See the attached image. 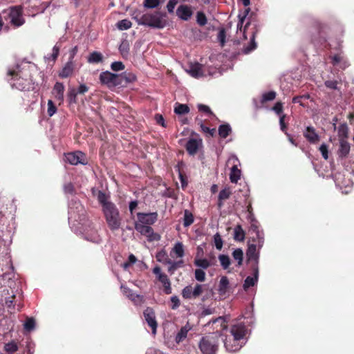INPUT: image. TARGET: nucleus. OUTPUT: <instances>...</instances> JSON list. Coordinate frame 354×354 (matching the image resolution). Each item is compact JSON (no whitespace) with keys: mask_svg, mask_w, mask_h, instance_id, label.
Wrapping results in <instances>:
<instances>
[{"mask_svg":"<svg viewBox=\"0 0 354 354\" xmlns=\"http://www.w3.org/2000/svg\"><path fill=\"white\" fill-rule=\"evenodd\" d=\"M233 258L237 261L238 266H240L243 263V252L241 248H237L232 252Z\"/></svg>","mask_w":354,"mask_h":354,"instance_id":"nucleus-42","label":"nucleus"},{"mask_svg":"<svg viewBox=\"0 0 354 354\" xmlns=\"http://www.w3.org/2000/svg\"><path fill=\"white\" fill-rule=\"evenodd\" d=\"M57 107L51 100L48 101V115L51 117L57 112Z\"/></svg>","mask_w":354,"mask_h":354,"instance_id":"nucleus-52","label":"nucleus"},{"mask_svg":"<svg viewBox=\"0 0 354 354\" xmlns=\"http://www.w3.org/2000/svg\"><path fill=\"white\" fill-rule=\"evenodd\" d=\"M135 229L142 235L147 236L149 241H159L160 239V236L155 233L153 229L150 225L136 223L135 224Z\"/></svg>","mask_w":354,"mask_h":354,"instance_id":"nucleus-8","label":"nucleus"},{"mask_svg":"<svg viewBox=\"0 0 354 354\" xmlns=\"http://www.w3.org/2000/svg\"><path fill=\"white\" fill-rule=\"evenodd\" d=\"M97 198L99 202V203L102 205V209H104V207L106 204L109 203H113L111 201H108V196L107 195L102 191L99 190L97 193Z\"/></svg>","mask_w":354,"mask_h":354,"instance_id":"nucleus-35","label":"nucleus"},{"mask_svg":"<svg viewBox=\"0 0 354 354\" xmlns=\"http://www.w3.org/2000/svg\"><path fill=\"white\" fill-rule=\"evenodd\" d=\"M193 15L191 6L188 5H180L176 10V15L183 21H188Z\"/></svg>","mask_w":354,"mask_h":354,"instance_id":"nucleus-19","label":"nucleus"},{"mask_svg":"<svg viewBox=\"0 0 354 354\" xmlns=\"http://www.w3.org/2000/svg\"><path fill=\"white\" fill-rule=\"evenodd\" d=\"M223 342L226 350L229 352H236L245 344L239 338L231 335H227Z\"/></svg>","mask_w":354,"mask_h":354,"instance_id":"nucleus-9","label":"nucleus"},{"mask_svg":"<svg viewBox=\"0 0 354 354\" xmlns=\"http://www.w3.org/2000/svg\"><path fill=\"white\" fill-rule=\"evenodd\" d=\"M189 112V107L185 104L176 103L174 108V113L178 115H183Z\"/></svg>","mask_w":354,"mask_h":354,"instance_id":"nucleus-39","label":"nucleus"},{"mask_svg":"<svg viewBox=\"0 0 354 354\" xmlns=\"http://www.w3.org/2000/svg\"><path fill=\"white\" fill-rule=\"evenodd\" d=\"M99 80L101 84L106 86L109 88L117 87L121 84L118 82V74L108 71L102 72L100 74Z\"/></svg>","mask_w":354,"mask_h":354,"instance_id":"nucleus-7","label":"nucleus"},{"mask_svg":"<svg viewBox=\"0 0 354 354\" xmlns=\"http://www.w3.org/2000/svg\"><path fill=\"white\" fill-rule=\"evenodd\" d=\"M195 278L198 281H204L205 280V272L201 269H196L195 270Z\"/></svg>","mask_w":354,"mask_h":354,"instance_id":"nucleus-56","label":"nucleus"},{"mask_svg":"<svg viewBox=\"0 0 354 354\" xmlns=\"http://www.w3.org/2000/svg\"><path fill=\"white\" fill-rule=\"evenodd\" d=\"M143 5L147 8H155L160 5L159 0H145Z\"/></svg>","mask_w":354,"mask_h":354,"instance_id":"nucleus-50","label":"nucleus"},{"mask_svg":"<svg viewBox=\"0 0 354 354\" xmlns=\"http://www.w3.org/2000/svg\"><path fill=\"white\" fill-rule=\"evenodd\" d=\"M196 22L200 26H204L207 24V19L203 12L198 11L196 13Z\"/></svg>","mask_w":354,"mask_h":354,"instance_id":"nucleus-45","label":"nucleus"},{"mask_svg":"<svg viewBox=\"0 0 354 354\" xmlns=\"http://www.w3.org/2000/svg\"><path fill=\"white\" fill-rule=\"evenodd\" d=\"M241 170L238 169L237 165H234L231 168L230 174V180L232 183H236L241 178Z\"/></svg>","mask_w":354,"mask_h":354,"instance_id":"nucleus-32","label":"nucleus"},{"mask_svg":"<svg viewBox=\"0 0 354 354\" xmlns=\"http://www.w3.org/2000/svg\"><path fill=\"white\" fill-rule=\"evenodd\" d=\"M324 84L327 88H330V89L336 90L338 88H337L338 82L337 80H326L324 82Z\"/></svg>","mask_w":354,"mask_h":354,"instance_id":"nucleus-61","label":"nucleus"},{"mask_svg":"<svg viewBox=\"0 0 354 354\" xmlns=\"http://www.w3.org/2000/svg\"><path fill=\"white\" fill-rule=\"evenodd\" d=\"M339 144V156L342 158H344L349 153L350 145L346 140L344 139H340Z\"/></svg>","mask_w":354,"mask_h":354,"instance_id":"nucleus-27","label":"nucleus"},{"mask_svg":"<svg viewBox=\"0 0 354 354\" xmlns=\"http://www.w3.org/2000/svg\"><path fill=\"white\" fill-rule=\"evenodd\" d=\"M103 60V56L101 53L94 51L91 53L88 58L89 63L97 64L102 62Z\"/></svg>","mask_w":354,"mask_h":354,"instance_id":"nucleus-36","label":"nucleus"},{"mask_svg":"<svg viewBox=\"0 0 354 354\" xmlns=\"http://www.w3.org/2000/svg\"><path fill=\"white\" fill-rule=\"evenodd\" d=\"M272 110L275 112V113L279 116H281L283 113V103L281 102H277L272 108Z\"/></svg>","mask_w":354,"mask_h":354,"instance_id":"nucleus-53","label":"nucleus"},{"mask_svg":"<svg viewBox=\"0 0 354 354\" xmlns=\"http://www.w3.org/2000/svg\"><path fill=\"white\" fill-rule=\"evenodd\" d=\"M246 256L248 261H254L252 265L258 266L259 254V252L257 251V245L255 244L252 243L248 245V248L246 252Z\"/></svg>","mask_w":354,"mask_h":354,"instance_id":"nucleus-21","label":"nucleus"},{"mask_svg":"<svg viewBox=\"0 0 354 354\" xmlns=\"http://www.w3.org/2000/svg\"><path fill=\"white\" fill-rule=\"evenodd\" d=\"M65 160L73 165L77 164L86 165L87 160L85 153L80 151L65 153Z\"/></svg>","mask_w":354,"mask_h":354,"instance_id":"nucleus-10","label":"nucleus"},{"mask_svg":"<svg viewBox=\"0 0 354 354\" xmlns=\"http://www.w3.org/2000/svg\"><path fill=\"white\" fill-rule=\"evenodd\" d=\"M118 82H121L118 86L125 87L129 84L133 83L136 80V76L131 72H123L120 74H118Z\"/></svg>","mask_w":354,"mask_h":354,"instance_id":"nucleus-17","label":"nucleus"},{"mask_svg":"<svg viewBox=\"0 0 354 354\" xmlns=\"http://www.w3.org/2000/svg\"><path fill=\"white\" fill-rule=\"evenodd\" d=\"M255 37L256 32H254L252 33L249 44L247 46L243 47V48L242 49L243 53L249 54L250 53H251L252 51L257 48V44L255 41Z\"/></svg>","mask_w":354,"mask_h":354,"instance_id":"nucleus-29","label":"nucleus"},{"mask_svg":"<svg viewBox=\"0 0 354 354\" xmlns=\"http://www.w3.org/2000/svg\"><path fill=\"white\" fill-rule=\"evenodd\" d=\"M198 109L199 111L205 113H207L208 115H214V113L211 111L210 108L208 106H207V105L199 104L198 105Z\"/></svg>","mask_w":354,"mask_h":354,"instance_id":"nucleus-59","label":"nucleus"},{"mask_svg":"<svg viewBox=\"0 0 354 354\" xmlns=\"http://www.w3.org/2000/svg\"><path fill=\"white\" fill-rule=\"evenodd\" d=\"M319 151L322 155V157L325 159V160H327L328 158V146L323 143L322 145H321V146L319 147Z\"/></svg>","mask_w":354,"mask_h":354,"instance_id":"nucleus-62","label":"nucleus"},{"mask_svg":"<svg viewBox=\"0 0 354 354\" xmlns=\"http://www.w3.org/2000/svg\"><path fill=\"white\" fill-rule=\"evenodd\" d=\"M111 68L113 71H120L124 69V65L122 62H114L111 64Z\"/></svg>","mask_w":354,"mask_h":354,"instance_id":"nucleus-55","label":"nucleus"},{"mask_svg":"<svg viewBox=\"0 0 354 354\" xmlns=\"http://www.w3.org/2000/svg\"><path fill=\"white\" fill-rule=\"evenodd\" d=\"M252 269L253 271V275L254 277L248 276L246 277V279L244 281L243 283V289L245 290H247L249 288L254 286L259 278V268L257 265H252Z\"/></svg>","mask_w":354,"mask_h":354,"instance_id":"nucleus-16","label":"nucleus"},{"mask_svg":"<svg viewBox=\"0 0 354 354\" xmlns=\"http://www.w3.org/2000/svg\"><path fill=\"white\" fill-rule=\"evenodd\" d=\"M348 136V128L346 123L342 124L338 128V136L340 139L346 140Z\"/></svg>","mask_w":354,"mask_h":354,"instance_id":"nucleus-40","label":"nucleus"},{"mask_svg":"<svg viewBox=\"0 0 354 354\" xmlns=\"http://www.w3.org/2000/svg\"><path fill=\"white\" fill-rule=\"evenodd\" d=\"M232 132V129L228 124H221L218 127V135L222 138H226Z\"/></svg>","mask_w":354,"mask_h":354,"instance_id":"nucleus-33","label":"nucleus"},{"mask_svg":"<svg viewBox=\"0 0 354 354\" xmlns=\"http://www.w3.org/2000/svg\"><path fill=\"white\" fill-rule=\"evenodd\" d=\"M8 75L10 77L8 80L11 86L21 91L32 89L33 82L28 71H14L10 70Z\"/></svg>","mask_w":354,"mask_h":354,"instance_id":"nucleus-3","label":"nucleus"},{"mask_svg":"<svg viewBox=\"0 0 354 354\" xmlns=\"http://www.w3.org/2000/svg\"><path fill=\"white\" fill-rule=\"evenodd\" d=\"M75 68L74 62L68 61L59 73V76L62 78H66L72 75Z\"/></svg>","mask_w":354,"mask_h":354,"instance_id":"nucleus-24","label":"nucleus"},{"mask_svg":"<svg viewBox=\"0 0 354 354\" xmlns=\"http://www.w3.org/2000/svg\"><path fill=\"white\" fill-rule=\"evenodd\" d=\"M25 23L21 6H11L0 13V33L8 32L10 26L14 28L21 26Z\"/></svg>","mask_w":354,"mask_h":354,"instance_id":"nucleus-2","label":"nucleus"},{"mask_svg":"<svg viewBox=\"0 0 354 354\" xmlns=\"http://www.w3.org/2000/svg\"><path fill=\"white\" fill-rule=\"evenodd\" d=\"M218 259L220 261L221 265L223 269H227L229 268L231 261L230 259L227 255L225 254H220L218 256Z\"/></svg>","mask_w":354,"mask_h":354,"instance_id":"nucleus-44","label":"nucleus"},{"mask_svg":"<svg viewBox=\"0 0 354 354\" xmlns=\"http://www.w3.org/2000/svg\"><path fill=\"white\" fill-rule=\"evenodd\" d=\"M64 191L66 194H73L75 192V188L71 183H68L64 185Z\"/></svg>","mask_w":354,"mask_h":354,"instance_id":"nucleus-64","label":"nucleus"},{"mask_svg":"<svg viewBox=\"0 0 354 354\" xmlns=\"http://www.w3.org/2000/svg\"><path fill=\"white\" fill-rule=\"evenodd\" d=\"M166 17L165 13L157 11L154 13L143 14L144 21L141 23L144 26H147L151 28L161 29L165 26V21L162 20V17Z\"/></svg>","mask_w":354,"mask_h":354,"instance_id":"nucleus-6","label":"nucleus"},{"mask_svg":"<svg viewBox=\"0 0 354 354\" xmlns=\"http://www.w3.org/2000/svg\"><path fill=\"white\" fill-rule=\"evenodd\" d=\"M19 349L17 344L15 341H11L8 343L5 344L4 351L8 354H14Z\"/></svg>","mask_w":354,"mask_h":354,"instance_id":"nucleus-37","label":"nucleus"},{"mask_svg":"<svg viewBox=\"0 0 354 354\" xmlns=\"http://www.w3.org/2000/svg\"><path fill=\"white\" fill-rule=\"evenodd\" d=\"M194 264L200 268L203 269H207L210 266L209 262L206 259H196L194 261Z\"/></svg>","mask_w":354,"mask_h":354,"instance_id":"nucleus-47","label":"nucleus"},{"mask_svg":"<svg viewBox=\"0 0 354 354\" xmlns=\"http://www.w3.org/2000/svg\"><path fill=\"white\" fill-rule=\"evenodd\" d=\"M310 96L309 94H304V95H302L295 96L292 98V102L294 104L298 103L301 106L305 107V106H306V105L304 103L303 101L306 100H308L310 98Z\"/></svg>","mask_w":354,"mask_h":354,"instance_id":"nucleus-43","label":"nucleus"},{"mask_svg":"<svg viewBox=\"0 0 354 354\" xmlns=\"http://www.w3.org/2000/svg\"><path fill=\"white\" fill-rule=\"evenodd\" d=\"M304 136L310 143L315 144L319 140V136L313 127H307L304 132Z\"/></svg>","mask_w":354,"mask_h":354,"instance_id":"nucleus-22","label":"nucleus"},{"mask_svg":"<svg viewBox=\"0 0 354 354\" xmlns=\"http://www.w3.org/2000/svg\"><path fill=\"white\" fill-rule=\"evenodd\" d=\"M249 11H250V9H246L244 12V14L243 15V16H241V15H239V21L238 22V24H237V28L239 30H240V31L242 30V28H243V22L246 18V16L248 15L249 13Z\"/></svg>","mask_w":354,"mask_h":354,"instance_id":"nucleus-54","label":"nucleus"},{"mask_svg":"<svg viewBox=\"0 0 354 354\" xmlns=\"http://www.w3.org/2000/svg\"><path fill=\"white\" fill-rule=\"evenodd\" d=\"M221 335L212 333L206 335L200 339L198 348L203 354H216L218 350Z\"/></svg>","mask_w":354,"mask_h":354,"instance_id":"nucleus-4","label":"nucleus"},{"mask_svg":"<svg viewBox=\"0 0 354 354\" xmlns=\"http://www.w3.org/2000/svg\"><path fill=\"white\" fill-rule=\"evenodd\" d=\"M189 330L190 328L188 326H183L176 335V341L177 342L183 341L187 337Z\"/></svg>","mask_w":354,"mask_h":354,"instance_id":"nucleus-41","label":"nucleus"},{"mask_svg":"<svg viewBox=\"0 0 354 354\" xmlns=\"http://www.w3.org/2000/svg\"><path fill=\"white\" fill-rule=\"evenodd\" d=\"M277 93L274 91H270L266 93H263L261 103L263 105L266 102L268 101H272L276 98Z\"/></svg>","mask_w":354,"mask_h":354,"instance_id":"nucleus-38","label":"nucleus"},{"mask_svg":"<svg viewBox=\"0 0 354 354\" xmlns=\"http://www.w3.org/2000/svg\"><path fill=\"white\" fill-rule=\"evenodd\" d=\"M229 288V280L227 277H222L218 286V292L220 295L224 296Z\"/></svg>","mask_w":354,"mask_h":354,"instance_id":"nucleus-28","label":"nucleus"},{"mask_svg":"<svg viewBox=\"0 0 354 354\" xmlns=\"http://www.w3.org/2000/svg\"><path fill=\"white\" fill-rule=\"evenodd\" d=\"M165 263L169 265V267L168 268V272L171 275L174 274L175 271L178 268H182L184 266L183 260L174 261L171 260L170 259H167L166 260Z\"/></svg>","mask_w":354,"mask_h":354,"instance_id":"nucleus-26","label":"nucleus"},{"mask_svg":"<svg viewBox=\"0 0 354 354\" xmlns=\"http://www.w3.org/2000/svg\"><path fill=\"white\" fill-rule=\"evenodd\" d=\"M207 326H212L213 329L216 330L214 333H218L221 335V331L227 328L226 322L223 317H218L209 321Z\"/></svg>","mask_w":354,"mask_h":354,"instance_id":"nucleus-18","label":"nucleus"},{"mask_svg":"<svg viewBox=\"0 0 354 354\" xmlns=\"http://www.w3.org/2000/svg\"><path fill=\"white\" fill-rule=\"evenodd\" d=\"M203 292V286L196 283L195 287L193 288L192 286H185L182 290V296L185 299H189L192 298L198 297Z\"/></svg>","mask_w":354,"mask_h":354,"instance_id":"nucleus-11","label":"nucleus"},{"mask_svg":"<svg viewBox=\"0 0 354 354\" xmlns=\"http://www.w3.org/2000/svg\"><path fill=\"white\" fill-rule=\"evenodd\" d=\"M131 22L128 19H122L118 22L117 27L120 30H128L131 27Z\"/></svg>","mask_w":354,"mask_h":354,"instance_id":"nucleus-46","label":"nucleus"},{"mask_svg":"<svg viewBox=\"0 0 354 354\" xmlns=\"http://www.w3.org/2000/svg\"><path fill=\"white\" fill-rule=\"evenodd\" d=\"M158 214L156 212L150 213H137V218L139 224L145 225H151L154 224L158 220Z\"/></svg>","mask_w":354,"mask_h":354,"instance_id":"nucleus-13","label":"nucleus"},{"mask_svg":"<svg viewBox=\"0 0 354 354\" xmlns=\"http://www.w3.org/2000/svg\"><path fill=\"white\" fill-rule=\"evenodd\" d=\"M59 49H60V48L59 46H57V45H55L53 48L52 54L48 59H51V60L53 62H55V60L57 59V58L59 56Z\"/></svg>","mask_w":354,"mask_h":354,"instance_id":"nucleus-60","label":"nucleus"},{"mask_svg":"<svg viewBox=\"0 0 354 354\" xmlns=\"http://www.w3.org/2000/svg\"><path fill=\"white\" fill-rule=\"evenodd\" d=\"M202 146L203 140L201 138H189L185 145V149L190 156H194Z\"/></svg>","mask_w":354,"mask_h":354,"instance_id":"nucleus-14","label":"nucleus"},{"mask_svg":"<svg viewBox=\"0 0 354 354\" xmlns=\"http://www.w3.org/2000/svg\"><path fill=\"white\" fill-rule=\"evenodd\" d=\"M245 233L241 225H237L234 229V239L237 241H243L245 239Z\"/></svg>","mask_w":354,"mask_h":354,"instance_id":"nucleus-31","label":"nucleus"},{"mask_svg":"<svg viewBox=\"0 0 354 354\" xmlns=\"http://www.w3.org/2000/svg\"><path fill=\"white\" fill-rule=\"evenodd\" d=\"M132 18L136 21V22L138 23V24L139 25H143L142 23H141L142 21H144V18H143V15H141V13L138 11H135L133 14H132Z\"/></svg>","mask_w":354,"mask_h":354,"instance_id":"nucleus-58","label":"nucleus"},{"mask_svg":"<svg viewBox=\"0 0 354 354\" xmlns=\"http://www.w3.org/2000/svg\"><path fill=\"white\" fill-rule=\"evenodd\" d=\"M35 321L33 318H27L24 323V328L30 331L35 328Z\"/></svg>","mask_w":354,"mask_h":354,"instance_id":"nucleus-51","label":"nucleus"},{"mask_svg":"<svg viewBox=\"0 0 354 354\" xmlns=\"http://www.w3.org/2000/svg\"><path fill=\"white\" fill-rule=\"evenodd\" d=\"M230 335L239 338V339L245 343L248 328L245 324L237 323L232 325L230 327Z\"/></svg>","mask_w":354,"mask_h":354,"instance_id":"nucleus-12","label":"nucleus"},{"mask_svg":"<svg viewBox=\"0 0 354 354\" xmlns=\"http://www.w3.org/2000/svg\"><path fill=\"white\" fill-rule=\"evenodd\" d=\"M174 253L176 257L182 258L185 255L184 245L182 242H177L171 252V255Z\"/></svg>","mask_w":354,"mask_h":354,"instance_id":"nucleus-30","label":"nucleus"},{"mask_svg":"<svg viewBox=\"0 0 354 354\" xmlns=\"http://www.w3.org/2000/svg\"><path fill=\"white\" fill-rule=\"evenodd\" d=\"M194 221V217L193 214L187 210L185 209L184 211V217H183V225L184 227H187L190 226Z\"/></svg>","mask_w":354,"mask_h":354,"instance_id":"nucleus-34","label":"nucleus"},{"mask_svg":"<svg viewBox=\"0 0 354 354\" xmlns=\"http://www.w3.org/2000/svg\"><path fill=\"white\" fill-rule=\"evenodd\" d=\"M329 26L318 19L312 21L307 30V38L309 42L315 47L328 48V32Z\"/></svg>","mask_w":354,"mask_h":354,"instance_id":"nucleus-1","label":"nucleus"},{"mask_svg":"<svg viewBox=\"0 0 354 354\" xmlns=\"http://www.w3.org/2000/svg\"><path fill=\"white\" fill-rule=\"evenodd\" d=\"M203 65L198 62L189 63L187 72L195 78L203 76Z\"/></svg>","mask_w":354,"mask_h":354,"instance_id":"nucleus-20","label":"nucleus"},{"mask_svg":"<svg viewBox=\"0 0 354 354\" xmlns=\"http://www.w3.org/2000/svg\"><path fill=\"white\" fill-rule=\"evenodd\" d=\"M201 129L203 133L207 134L210 137H213L216 132V129L214 128L210 129L205 124L201 127Z\"/></svg>","mask_w":354,"mask_h":354,"instance_id":"nucleus-57","label":"nucleus"},{"mask_svg":"<svg viewBox=\"0 0 354 354\" xmlns=\"http://www.w3.org/2000/svg\"><path fill=\"white\" fill-rule=\"evenodd\" d=\"M214 242L216 248L218 250H221L223 248V241L221 236L218 233H216L214 235Z\"/></svg>","mask_w":354,"mask_h":354,"instance_id":"nucleus-49","label":"nucleus"},{"mask_svg":"<svg viewBox=\"0 0 354 354\" xmlns=\"http://www.w3.org/2000/svg\"><path fill=\"white\" fill-rule=\"evenodd\" d=\"M77 93H78L76 92L75 89H71V91H68V98L71 103L76 102V97Z\"/></svg>","mask_w":354,"mask_h":354,"instance_id":"nucleus-63","label":"nucleus"},{"mask_svg":"<svg viewBox=\"0 0 354 354\" xmlns=\"http://www.w3.org/2000/svg\"><path fill=\"white\" fill-rule=\"evenodd\" d=\"M250 230L256 233L257 238L258 239V244L259 247L263 245V237L260 235V232L259 230V223L256 218H252L250 223Z\"/></svg>","mask_w":354,"mask_h":354,"instance_id":"nucleus-25","label":"nucleus"},{"mask_svg":"<svg viewBox=\"0 0 354 354\" xmlns=\"http://www.w3.org/2000/svg\"><path fill=\"white\" fill-rule=\"evenodd\" d=\"M232 194V192L230 191V188H225L220 191L218 194V200L219 201H224L230 198V196Z\"/></svg>","mask_w":354,"mask_h":354,"instance_id":"nucleus-48","label":"nucleus"},{"mask_svg":"<svg viewBox=\"0 0 354 354\" xmlns=\"http://www.w3.org/2000/svg\"><path fill=\"white\" fill-rule=\"evenodd\" d=\"M144 317L148 325L151 328L153 333H156L157 328V322L156 320L155 312L153 308L147 307L144 313Z\"/></svg>","mask_w":354,"mask_h":354,"instance_id":"nucleus-15","label":"nucleus"},{"mask_svg":"<svg viewBox=\"0 0 354 354\" xmlns=\"http://www.w3.org/2000/svg\"><path fill=\"white\" fill-rule=\"evenodd\" d=\"M102 212L110 230L111 231L118 230L121 225L122 218L116 205L114 203L106 204Z\"/></svg>","mask_w":354,"mask_h":354,"instance_id":"nucleus-5","label":"nucleus"},{"mask_svg":"<svg viewBox=\"0 0 354 354\" xmlns=\"http://www.w3.org/2000/svg\"><path fill=\"white\" fill-rule=\"evenodd\" d=\"M64 86L63 83L56 82L53 86L52 93L55 98L59 102V103L64 101Z\"/></svg>","mask_w":354,"mask_h":354,"instance_id":"nucleus-23","label":"nucleus"}]
</instances>
